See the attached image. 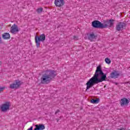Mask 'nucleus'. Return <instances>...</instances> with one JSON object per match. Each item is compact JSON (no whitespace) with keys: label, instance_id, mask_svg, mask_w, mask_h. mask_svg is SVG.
Segmentation results:
<instances>
[{"label":"nucleus","instance_id":"23","mask_svg":"<svg viewBox=\"0 0 130 130\" xmlns=\"http://www.w3.org/2000/svg\"><path fill=\"white\" fill-rule=\"evenodd\" d=\"M118 130H125V129H124V128H118Z\"/></svg>","mask_w":130,"mask_h":130},{"label":"nucleus","instance_id":"5","mask_svg":"<svg viewBox=\"0 0 130 130\" xmlns=\"http://www.w3.org/2000/svg\"><path fill=\"white\" fill-rule=\"evenodd\" d=\"M22 85V82L19 80H16L14 81V83L10 84V88L14 90H17L19 89L21 85Z\"/></svg>","mask_w":130,"mask_h":130},{"label":"nucleus","instance_id":"2","mask_svg":"<svg viewBox=\"0 0 130 130\" xmlns=\"http://www.w3.org/2000/svg\"><path fill=\"white\" fill-rule=\"evenodd\" d=\"M56 75V72L53 70H47L41 78V84H49Z\"/></svg>","mask_w":130,"mask_h":130},{"label":"nucleus","instance_id":"24","mask_svg":"<svg viewBox=\"0 0 130 130\" xmlns=\"http://www.w3.org/2000/svg\"><path fill=\"white\" fill-rule=\"evenodd\" d=\"M2 61H0V66H2Z\"/></svg>","mask_w":130,"mask_h":130},{"label":"nucleus","instance_id":"1","mask_svg":"<svg viewBox=\"0 0 130 130\" xmlns=\"http://www.w3.org/2000/svg\"><path fill=\"white\" fill-rule=\"evenodd\" d=\"M107 74L103 73L101 66H98L93 76L86 83L87 87L85 91H87L90 88H92L94 85L102 83L104 81H106L107 79Z\"/></svg>","mask_w":130,"mask_h":130},{"label":"nucleus","instance_id":"6","mask_svg":"<svg viewBox=\"0 0 130 130\" xmlns=\"http://www.w3.org/2000/svg\"><path fill=\"white\" fill-rule=\"evenodd\" d=\"M11 107V103L10 102H6L4 104L2 105L1 110L2 112H6L7 110H10Z\"/></svg>","mask_w":130,"mask_h":130},{"label":"nucleus","instance_id":"18","mask_svg":"<svg viewBox=\"0 0 130 130\" xmlns=\"http://www.w3.org/2000/svg\"><path fill=\"white\" fill-rule=\"evenodd\" d=\"M105 61H106V63H108V64H109L110 63H111V60H110V59H109L108 58H106L105 59Z\"/></svg>","mask_w":130,"mask_h":130},{"label":"nucleus","instance_id":"8","mask_svg":"<svg viewBox=\"0 0 130 130\" xmlns=\"http://www.w3.org/2000/svg\"><path fill=\"white\" fill-rule=\"evenodd\" d=\"M126 24L124 22H120L117 24L116 26V29L117 31H120L123 29V27H125Z\"/></svg>","mask_w":130,"mask_h":130},{"label":"nucleus","instance_id":"21","mask_svg":"<svg viewBox=\"0 0 130 130\" xmlns=\"http://www.w3.org/2000/svg\"><path fill=\"white\" fill-rule=\"evenodd\" d=\"M59 110H57L56 112H55V114H57V113H58V112H59Z\"/></svg>","mask_w":130,"mask_h":130},{"label":"nucleus","instance_id":"19","mask_svg":"<svg viewBox=\"0 0 130 130\" xmlns=\"http://www.w3.org/2000/svg\"><path fill=\"white\" fill-rule=\"evenodd\" d=\"M73 39H74V40H78V37H77V36H74L73 37Z\"/></svg>","mask_w":130,"mask_h":130},{"label":"nucleus","instance_id":"22","mask_svg":"<svg viewBox=\"0 0 130 130\" xmlns=\"http://www.w3.org/2000/svg\"><path fill=\"white\" fill-rule=\"evenodd\" d=\"M27 130H33V126H31L29 128H28Z\"/></svg>","mask_w":130,"mask_h":130},{"label":"nucleus","instance_id":"16","mask_svg":"<svg viewBox=\"0 0 130 130\" xmlns=\"http://www.w3.org/2000/svg\"><path fill=\"white\" fill-rule=\"evenodd\" d=\"M100 99L98 98H96L95 99H91L90 100L91 103H92L93 104H97L98 103H99Z\"/></svg>","mask_w":130,"mask_h":130},{"label":"nucleus","instance_id":"11","mask_svg":"<svg viewBox=\"0 0 130 130\" xmlns=\"http://www.w3.org/2000/svg\"><path fill=\"white\" fill-rule=\"evenodd\" d=\"M96 38H97V36L95 35V34L93 32H91L88 36V40H90V41L91 42L94 41V40H96Z\"/></svg>","mask_w":130,"mask_h":130},{"label":"nucleus","instance_id":"9","mask_svg":"<svg viewBox=\"0 0 130 130\" xmlns=\"http://www.w3.org/2000/svg\"><path fill=\"white\" fill-rule=\"evenodd\" d=\"M54 4L56 7L60 8L64 5V1L63 0H55Z\"/></svg>","mask_w":130,"mask_h":130},{"label":"nucleus","instance_id":"7","mask_svg":"<svg viewBox=\"0 0 130 130\" xmlns=\"http://www.w3.org/2000/svg\"><path fill=\"white\" fill-rule=\"evenodd\" d=\"M92 26L93 28H99L100 29H103V23L99 20H94L92 22Z\"/></svg>","mask_w":130,"mask_h":130},{"label":"nucleus","instance_id":"13","mask_svg":"<svg viewBox=\"0 0 130 130\" xmlns=\"http://www.w3.org/2000/svg\"><path fill=\"white\" fill-rule=\"evenodd\" d=\"M129 102H128V100L127 99H122L120 101L121 106H124V105H126V104H128Z\"/></svg>","mask_w":130,"mask_h":130},{"label":"nucleus","instance_id":"15","mask_svg":"<svg viewBox=\"0 0 130 130\" xmlns=\"http://www.w3.org/2000/svg\"><path fill=\"white\" fill-rule=\"evenodd\" d=\"M11 36H10V34L6 32L3 35V38L4 39H10Z\"/></svg>","mask_w":130,"mask_h":130},{"label":"nucleus","instance_id":"17","mask_svg":"<svg viewBox=\"0 0 130 130\" xmlns=\"http://www.w3.org/2000/svg\"><path fill=\"white\" fill-rule=\"evenodd\" d=\"M43 11V8H38V9H37V12L38 14H40V13H42Z\"/></svg>","mask_w":130,"mask_h":130},{"label":"nucleus","instance_id":"12","mask_svg":"<svg viewBox=\"0 0 130 130\" xmlns=\"http://www.w3.org/2000/svg\"><path fill=\"white\" fill-rule=\"evenodd\" d=\"M35 128L34 130H43L45 129V126L43 124H39L35 125Z\"/></svg>","mask_w":130,"mask_h":130},{"label":"nucleus","instance_id":"20","mask_svg":"<svg viewBox=\"0 0 130 130\" xmlns=\"http://www.w3.org/2000/svg\"><path fill=\"white\" fill-rule=\"evenodd\" d=\"M5 89V87H1L0 88V93L1 92H3V91H4V89Z\"/></svg>","mask_w":130,"mask_h":130},{"label":"nucleus","instance_id":"14","mask_svg":"<svg viewBox=\"0 0 130 130\" xmlns=\"http://www.w3.org/2000/svg\"><path fill=\"white\" fill-rule=\"evenodd\" d=\"M119 76V73L117 71L112 72L110 74L111 78H118Z\"/></svg>","mask_w":130,"mask_h":130},{"label":"nucleus","instance_id":"10","mask_svg":"<svg viewBox=\"0 0 130 130\" xmlns=\"http://www.w3.org/2000/svg\"><path fill=\"white\" fill-rule=\"evenodd\" d=\"M10 32L14 34H16L17 32H19V28L18 27V25L16 24H14L11 27Z\"/></svg>","mask_w":130,"mask_h":130},{"label":"nucleus","instance_id":"4","mask_svg":"<svg viewBox=\"0 0 130 130\" xmlns=\"http://www.w3.org/2000/svg\"><path fill=\"white\" fill-rule=\"evenodd\" d=\"M104 23H103V29H104V28H110L113 27L114 25V20H107L105 21Z\"/></svg>","mask_w":130,"mask_h":130},{"label":"nucleus","instance_id":"3","mask_svg":"<svg viewBox=\"0 0 130 130\" xmlns=\"http://www.w3.org/2000/svg\"><path fill=\"white\" fill-rule=\"evenodd\" d=\"M45 38L46 37L44 34L40 35L39 36L37 35L35 36V43L38 48L40 47V42H44V41H45Z\"/></svg>","mask_w":130,"mask_h":130},{"label":"nucleus","instance_id":"25","mask_svg":"<svg viewBox=\"0 0 130 130\" xmlns=\"http://www.w3.org/2000/svg\"><path fill=\"white\" fill-rule=\"evenodd\" d=\"M57 122H58V120H57Z\"/></svg>","mask_w":130,"mask_h":130}]
</instances>
